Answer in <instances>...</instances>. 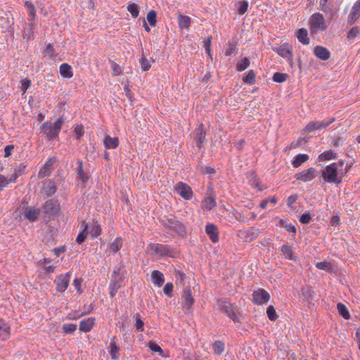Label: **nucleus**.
I'll return each mask as SVG.
<instances>
[{"instance_id": "nucleus-1", "label": "nucleus", "mask_w": 360, "mask_h": 360, "mask_svg": "<svg viewBox=\"0 0 360 360\" xmlns=\"http://www.w3.org/2000/svg\"><path fill=\"white\" fill-rule=\"evenodd\" d=\"M349 169V165L340 160L326 166L322 171V177L326 182L339 184Z\"/></svg>"}, {"instance_id": "nucleus-2", "label": "nucleus", "mask_w": 360, "mask_h": 360, "mask_svg": "<svg viewBox=\"0 0 360 360\" xmlns=\"http://www.w3.org/2000/svg\"><path fill=\"white\" fill-rule=\"evenodd\" d=\"M160 223L165 229L166 232L172 236L176 235L184 236L186 234L184 225L174 216L171 215L162 218Z\"/></svg>"}, {"instance_id": "nucleus-3", "label": "nucleus", "mask_w": 360, "mask_h": 360, "mask_svg": "<svg viewBox=\"0 0 360 360\" xmlns=\"http://www.w3.org/2000/svg\"><path fill=\"white\" fill-rule=\"evenodd\" d=\"M63 122V117H58L53 123L51 122H44L40 127V129L48 140L56 139L58 138Z\"/></svg>"}, {"instance_id": "nucleus-4", "label": "nucleus", "mask_w": 360, "mask_h": 360, "mask_svg": "<svg viewBox=\"0 0 360 360\" xmlns=\"http://www.w3.org/2000/svg\"><path fill=\"white\" fill-rule=\"evenodd\" d=\"M148 251L152 255L162 257H175L178 252L175 248L167 245L160 243H150L148 246Z\"/></svg>"}, {"instance_id": "nucleus-5", "label": "nucleus", "mask_w": 360, "mask_h": 360, "mask_svg": "<svg viewBox=\"0 0 360 360\" xmlns=\"http://www.w3.org/2000/svg\"><path fill=\"white\" fill-rule=\"evenodd\" d=\"M310 30L311 33H317L327 28L323 15L319 13H314L309 19Z\"/></svg>"}, {"instance_id": "nucleus-6", "label": "nucleus", "mask_w": 360, "mask_h": 360, "mask_svg": "<svg viewBox=\"0 0 360 360\" xmlns=\"http://www.w3.org/2000/svg\"><path fill=\"white\" fill-rule=\"evenodd\" d=\"M334 121L335 119L333 117L322 121H311L307 124L304 129V131L305 132H311L316 130L321 131L322 129H325Z\"/></svg>"}, {"instance_id": "nucleus-7", "label": "nucleus", "mask_w": 360, "mask_h": 360, "mask_svg": "<svg viewBox=\"0 0 360 360\" xmlns=\"http://www.w3.org/2000/svg\"><path fill=\"white\" fill-rule=\"evenodd\" d=\"M219 309L224 312L234 322L239 321V316L238 315L236 308L232 304L226 301H219Z\"/></svg>"}, {"instance_id": "nucleus-8", "label": "nucleus", "mask_w": 360, "mask_h": 360, "mask_svg": "<svg viewBox=\"0 0 360 360\" xmlns=\"http://www.w3.org/2000/svg\"><path fill=\"white\" fill-rule=\"evenodd\" d=\"M174 190L184 200H189L193 196L191 187L184 182H178L174 186Z\"/></svg>"}, {"instance_id": "nucleus-9", "label": "nucleus", "mask_w": 360, "mask_h": 360, "mask_svg": "<svg viewBox=\"0 0 360 360\" xmlns=\"http://www.w3.org/2000/svg\"><path fill=\"white\" fill-rule=\"evenodd\" d=\"M270 300L269 293L262 288H259L252 292V302L257 305L266 304Z\"/></svg>"}, {"instance_id": "nucleus-10", "label": "nucleus", "mask_w": 360, "mask_h": 360, "mask_svg": "<svg viewBox=\"0 0 360 360\" xmlns=\"http://www.w3.org/2000/svg\"><path fill=\"white\" fill-rule=\"evenodd\" d=\"M274 51L281 57L285 58L290 65L293 63V55L291 49L288 44H281L274 49Z\"/></svg>"}, {"instance_id": "nucleus-11", "label": "nucleus", "mask_w": 360, "mask_h": 360, "mask_svg": "<svg viewBox=\"0 0 360 360\" xmlns=\"http://www.w3.org/2000/svg\"><path fill=\"white\" fill-rule=\"evenodd\" d=\"M119 271H120V269H115L112 273L113 278H112L111 283L109 285L110 295L111 297H113L115 296L117 290L121 287V283L122 281V278L117 277V276L119 274Z\"/></svg>"}, {"instance_id": "nucleus-12", "label": "nucleus", "mask_w": 360, "mask_h": 360, "mask_svg": "<svg viewBox=\"0 0 360 360\" xmlns=\"http://www.w3.org/2000/svg\"><path fill=\"white\" fill-rule=\"evenodd\" d=\"M70 273L60 274L54 280L56 285V290L59 292H65L69 285Z\"/></svg>"}, {"instance_id": "nucleus-13", "label": "nucleus", "mask_w": 360, "mask_h": 360, "mask_svg": "<svg viewBox=\"0 0 360 360\" xmlns=\"http://www.w3.org/2000/svg\"><path fill=\"white\" fill-rule=\"evenodd\" d=\"M295 176L298 181L303 182L310 181L316 177V169L314 167H310L307 169L302 171L301 172L295 174Z\"/></svg>"}, {"instance_id": "nucleus-14", "label": "nucleus", "mask_w": 360, "mask_h": 360, "mask_svg": "<svg viewBox=\"0 0 360 360\" xmlns=\"http://www.w3.org/2000/svg\"><path fill=\"white\" fill-rule=\"evenodd\" d=\"M84 231L89 233L92 238H96L101 233V228L99 224L94 220L89 221L84 224Z\"/></svg>"}, {"instance_id": "nucleus-15", "label": "nucleus", "mask_w": 360, "mask_h": 360, "mask_svg": "<svg viewBox=\"0 0 360 360\" xmlns=\"http://www.w3.org/2000/svg\"><path fill=\"white\" fill-rule=\"evenodd\" d=\"M40 214V210L34 207H26L24 211V217L28 221L33 222L37 221Z\"/></svg>"}, {"instance_id": "nucleus-16", "label": "nucleus", "mask_w": 360, "mask_h": 360, "mask_svg": "<svg viewBox=\"0 0 360 360\" xmlns=\"http://www.w3.org/2000/svg\"><path fill=\"white\" fill-rule=\"evenodd\" d=\"M193 136L197 142V146L201 148L205 138V130L202 124H200L199 127L195 129Z\"/></svg>"}, {"instance_id": "nucleus-17", "label": "nucleus", "mask_w": 360, "mask_h": 360, "mask_svg": "<svg viewBox=\"0 0 360 360\" xmlns=\"http://www.w3.org/2000/svg\"><path fill=\"white\" fill-rule=\"evenodd\" d=\"M360 17V0H357L353 5L348 17V22L354 24Z\"/></svg>"}, {"instance_id": "nucleus-18", "label": "nucleus", "mask_w": 360, "mask_h": 360, "mask_svg": "<svg viewBox=\"0 0 360 360\" xmlns=\"http://www.w3.org/2000/svg\"><path fill=\"white\" fill-rule=\"evenodd\" d=\"M11 334L10 325L4 319H0V340H6Z\"/></svg>"}, {"instance_id": "nucleus-19", "label": "nucleus", "mask_w": 360, "mask_h": 360, "mask_svg": "<svg viewBox=\"0 0 360 360\" xmlns=\"http://www.w3.org/2000/svg\"><path fill=\"white\" fill-rule=\"evenodd\" d=\"M205 232L208 235L210 239L213 243L219 240V233L217 227L213 224H208L205 227Z\"/></svg>"}, {"instance_id": "nucleus-20", "label": "nucleus", "mask_w": 360, "mask_h": 360, "mask_svg": "<svg viewBox=\"0 0 360 360\" xmlns=\"http://www.w3.org/2000/svg\"><path fill=\"white\" fill-rule=\"evenodd\" d=\"M314 53L318 58L323 60H328L330 56V51L326 48L321 46L314 48Z\"/></svg>"}, {"instance_id": "nucleus-21", "label": "nucleus", "mask_w": 360, "mask_h": 360, "mask_svg": "<svg viewBox=\"0 0 360 360\" xmlns=\"http://www.w3.org/2000/svg\"><path fill=\"white\" fill-rule=\"evenodd\" d=\"M119 139L105 135L103 139V144L107 149H115L119 146Z\"/></svg>"}, {"instance_id": "nucleus-22", "label": "nucleus", "mask_w": 360, "mask_h": 360, "mask_svg": "<svg viewBox=\"0 0 360 360\" xmlns=\"http://www.w3.org/2000/svg\"><path fill=\"white\" fill-rule=\"evenodd\" d=\"M95 324V319L90 317L80 321L79 330L87 333L89 332Z\"/></svg>"}, {"instance_id": "nucleus-23", "label": "nucleus", "mask_w": 360, "mask_h": 360, "mask_svg": "<svg viewBox=\"0 0 360 360\" xmlns=\"http://www.w3.org/2000/svg\"><path fill=\"white\" fill-rule=\"evenodd\" d=\"M151 279L153 283L158 287H161L165 282L163 274L158 270L151 272Z\"/></svg>"}, {"instance_id": "nucleus-24", "label": "nucleus", "mask_w": 360, "mask_h": 360, "mask_svg": "<svg viewBox=\"0 0 360 360\" xmlns=\"http://www.w3.org/2000/svg\"><path fill=\"white\" fill-rule=\"evenodd\" d=\"M298 41L302 44L307 45L309 44V39L308 37V32L304 28L299 29L295 34Z\"/></svg>"}, {"instance_id": "nucleus-25", "label": "nucleus", "mask_w": 360, "mask_h": 360, "mask_svg": "<svg viewBox=\"0 0 360 360\" xmlns=\"http://www.w3.org/2000/svg\"><path fill=\"white\" fill-rule=\"evenodd\" d=\"M43 210L49 214L56 213L57 211L56 202L53 200H46L43 205Z\"/></svg>"}, {"instance_id": "nucleus-26", "label": "nucleus", "mask_w": 360, "mask_h": 360, "mask_svg": "<svg viewBox=\"0 0 360 360\" xmlns=\"http://www.w3.org/2000/svg\"><path fill=\"white\" fill-rule=\"evenodd\" d=\"M110 347V354L111 356V359L112 360H118L120 358V348L115 341V338L111 340Z\"/></svg>"}, {"instance_id": "nucleus-27", "label": "nucleus", "mask_w": 360, "mask_h": 360, "mask_svg": "<svg viewBox=\"0 0 360 360\" xmlns=\"http://www.w3.org/2000/svg\"><path fill=\"white\" fill-rule=\"evenodd\" d=\"M191 22V19L189 16L179 14L178 23L180 29H188Z\"/></svg>"}, {"instance_id": "nucleus-28", "label": "nucleus", "mask_w": 360, "mask_h": 360, "mask_svg": "<svg viewBox=\"0 0 360 360\" xmlns=\"http://www.w3.org/2000/svg\"><path fill=\"white\" fill-rule=\"evenodd\" d=\"M60 74L64 78H71L73 76L72 67L68 63H63L60 66Z\"/></svg>"}, {"instance_id": "nucleus-29", "label": "nucleus", "mask_w": 360, "mask_h": 360, "mask_svg": "<svg viewBox=\"0 0 360 360\" xmlns=\"http://www.w3.org/2000/svg\"><path fill=\"white\" fill-rule=\"evenodd\" d=\"M216 200L212 197H207L202 201L201 204V207L204 210H211L216 206Z\"/></svg>"}, {"instance_id": "nucleus-30", "label": "nucleus", "mask_w": 360, "mask_h": 360, "mask_svg": "<svg viewBox=\"0 0 360 360\" xmlns=\"http://www.w3.org/2000/svg\"><path fill=\"white\" fill-rule=\"evenodd\" d=\"M309 160V156L306 154H298L294 158L292 162V165L295 168H297L301 166L304 162Z\"/></svg>"}, {"instance_id": "nucleus-31", "label": "nucleus", "mask_w": 360, "mask_h": 360, "mask_svg": "<svg viewBox=\"0 0 360 360\" xmlns=\"http://www.w3.org/2000/svg\"><path fill=\"white\" fill-rule=\"evenodd\" d=\"M122 247V239L120 237H118L115 239L113 242L109 244L108 249L112 253H116L118 252Z\"/></svg>"}, {"instance_id": "nucleus-32", "label": "nucleus", "mask_w": 360, "mask_h": 360, "mask_svg": "<svg viewBox=\"0 0 360 360\" xmlns=\"http://www.w3.org/2000/svg\"><path fill=\"white\" fill-rule=\"evenodd\" d=\"M337 157H338L337 153H334L331 150H326V151L321 153L318 157V160L321 162V161H328V160L335 159V158H337Z\"/></svg>"}, {"instance_id": "nucleus-33", "label": "nucleus", "mask_w": 360, "mask_h": 360, "mask_svg": "<svg viewBox=\"0 0 360 360\" xmlns=\"http://www.w3.org/2000/svg\"><path fill=\"white\" fill-rule=\"evenodd\" d=\"M281 252L285 259H292V248L288 245H283L281 247Z\"/></svg>"}, {"instance_id": "nucleus-34", "label": "nucleus", "mask_w": 360, "mask_h": 360, "mask_svg": "<svg viewBox=\"0 0 360 360\" xmlns=\"http://www.w3.org/2000/svg\"><path fill=\"white\" fill-rule=\"evenodd\" d=\"M78 169H77V174L80 180L83 184L86 183L89 179V176L86 174L83 171V165L82 162L81 160L77 161Z\"/></svg>"}, {"instance_id": "nucleus-35", "label": "nucleus", "mask_w": 360, "mask_h": 360, "mask_svg": "<svg viewBox=\"0 0 360 360\" xmlns=\"http://www.w3.org/2000/svg\"><path fill=\"white\" fill-rule=\"evenodd\" d=\"M44 189L47 195H51L56 191L54 183L50 180L45 182Z\"/></svg>"}, {"instance_id": "nucleus-36", "label": "nucleus", "mask_w": 360, "mask_h": 360, "mask_svg": "<svg viewBox=\"0 0 360 360\" xmlns=\"http://www.w3.org/2000/svg\"><path fill=\"white\" fill-rule=\"evenodd\" d=\"M183 299V304L184 307H187L190 308L194 302L193 297L191 295V292L190 290H188L182 297Z\"/></svg>"}, {"instance_id": "nucleus-37", "label": "nucleus", "mask_w": 360, "mask_h": 360, "mask_svg": "<svg viewBox=\"0 0 360 360\" xmlns=\"http://www.w3.org/2000/svg\"><path fill=\"white\" fill-rule=\"evenodd\" d=\"M338 311L344 319H349L350 317L349 312L346 306L342 303H338L337 304Z\"/></svg>"}, {"instance_id": "nucleus-38", "label": "nucleus", "mask_w": 360, "mask_h": 360, "mask_svg": "<svg viewBox=\"0 0 360 360\" xmlns=\"http://www.w3.org/2000/svg\"><path fill=\"white\" fill-rule=\"evenodd\" d=\"M225 345L224 343L221 341H215L213 343L212 349L214 354L217 355H221L224 351Z\"/></svg>"}, {"instance_id": "nucleus-39", "label": "nucleus", "mask_w": 360, "mask_h": 360, "mask_svg": "<svg viewBox=\"0 0 360 360\" xmlns=\"http://www.w3.org/2000/svg\"><path fill=\"white\" fill-rule=\"evenodd\" d=\"M127 11L130 13L133 18H136L139 16V8L137 4L131 2L128 3Z\"/></svg>"}, {"instance_id": "nucleus-40", "label": "nucleus", "mask_w": 360, "mask_h": 360, "mask_svg": "<svg viewBox=\"0 0 360 360\" xmlns=\"http://www.w3.org/2000/svg\"><path fill=\"white\" fill-rule=\"evenodd\" d=\"M236 6L237 7L238 13L242 15L248 11L249 4L247 1L243 0L239 1Z\"/></svg>"}, {"instance_id": "nucleus-41", "label": "nucleus", "mask_w": 360, "mask_h": 360, "mask_svg": "<svg viewBox=\"0 0 360 360\" xmlns=\"http://www.w3.org/2000/svg\"><path fill=\"white\" fill-rule=\"evenodd\" d=\"M45 56H48L49 58L52 60H55L56 58V54L55 53V50L51 44H49L45 49H44Z\"/></svg>"}, {"instance_id": "nucleus-42", "label": "nucleus", "mask_w": 360, "mask_h": 360, "mask_svg": "<svg viewBox=\"0 0 360 360\" xmlns=\"http://www.w3.org/2000/svg\"><path fill=\"white\" fill-rule=\"evenodd\" d=\"M25 6L29 9L30 20H33L36 15V9L34 4L29 1L25 2Z\"/></svg>"}, {"instance_id": "nucleus-43", "label": "nucleus", "mask_w": 360, "mask_h": 360, "mask_svg": "<svg viewBox=\"0 0 360 360\" xmlns=\"http://www.w3.org/2000/svg\"><path fill=\"white\" fill-rule=\"evenodd\" d=\"M250 65V61L247 58H243L236 65V69L238 71H243L247 69Z\"/></svg>"}, {"instance_id": "nucleus-44", "label": "nucleus", "mask_w": 360, "mask_h": 360, "mask_svg": "<svg viewBox=\"0 0 360 360\" xmlns=\"http://www.w3.org/2000/svg\"><path fill=\"white\" fill-rule=\"evenodd\" d=\"M288 75L285 73L276 72L273 75V80L275 82L282 83L286 81Z\"/></svg>"}, {"instance_id": "nucleus-45", "label": "nucleus", "mask_w": 360, "mask_h": 360, "mask_svg": "<svg viewBox=\"0 0 360 360\" xmlns=\"http://www.w3.org/2000/svg\"><path fill=\"white\" fill-rule=\"evenodd\" d=\"M156 12L154 10L150 11L147 14V20L150 26H155L156 25Z\"/></svg>"}, {"instance_id": "nucleus-46", "label": "nucleus", "mask_w": 360, "mask_h": 360, "mask_svg": "<svg viewBox=\"0 0 360 360\" xmlns=\"http://www.w3.org/2000/svg\"><path fill=\"white\" fill-rule=\"evenodd\" d=\"M316 267L320 270L325 271H330L332 269V265L329 262H319L316 264Z\"/></svg>"}, {"instance_id": "nucleus-47", "label": "nucleus", "mask_w": 360, "mask_h": 360, "mask_svg": "<svg viewBox=\"0 0 360 360\" xmlns=\"http://www.w3.org/2000/svg\"><path fill=\"white\" fill-rule=\"evenodd\" d=\"M266 314L269 320L276 321L278 318V315L274 307L272 305H270L266 309Z\"/></svg>"}, {"instance_id": "nucleus-48", "label": "nucleus", "mask_w": 360, "mask_h": 360, "mask_svg": "<svg viewBox=\"0 0 360 360\" xmlns=\"http://www.w3.org/2000/svg\"><path fill=\"white\" fill-rule=\"evenodd\" d=\"M243 82L245 84H252L255 82V74L253 70H250L248 75L243 78Z\"/></svg>"}, {"instance_id": "nucleus-49", "label": "nucleus", "mask_w": 360, "mask_h": 360, "mask_svg": "<svg viewBox=\"0 0 360 360\" xmlns=\"http://www.w3.org/2000/svg\"><path fill=\"white\" fill-rule=\"evenodd\" d=\"M30 85L31 81L27 78L22 79L20 81V90L22 91V95L25 94L26 91L30 88Z\"/></svg>"}, {"instance_id": "nucleus-50", "label": "nucleus", "mask_w": 360, "mask_h": 360, "mask_svg": "<svg viewBox=\"0 0 360 360\" xmlns=\"http://www.w3.org/2000/svg\"><path fill=\"white\" fill-rule=\"evenodd\" d=\"M259 233V229L252 227L247 231L246 237L251 240L256 238L258 236Z\"/></svg>"}, {"instance_id": "nucleus-51", "label": "nucleus", "mask_w": 360, "mask_h": 360, "mask_svg": "<svg viewBox=\"0 0 360 360\" xmlns=\"http://www.w3.org/2000/svg\"><path fill=\"white\" fill-rule=\"evenodd\" d=\"M360 34V27L356 26L352 27L347 33V37L349 39L355 38Z\"/></svg>"}, {"instance_id": "nucleus-52", "label": "nucleus", "mask_w": 360, "mask_h": 360, "mask_svg": "<svg viewBox=\"0 0 360 360\" xmlns=\"http://www.w3.org/2000/svg\"><path fill=\"white\" fill-rule=\"evenodd\" d=\"M148 347L151 351L158 352L160 355L162 356L163 350L155 341H150Z\"/></svg>"}, {"instance_id": "nucleus-53", "label": "nucleus", "mask_w": 360, "mask_h": 360, "mask_svg": "<svg viewBox=\"0 0 360 360\" xmlns=\"http://www.w3.org/2000/svg\"><path fill=\"white\" fill-rule=\"evenodd\" d=\"M110 65L113 76H118L122 74L121 68L117 63L115 61H110Z\"/></svg>"}, {"instance_id": "nucleus-54", "label": "nucleus", "mask_w": 360, "mask_h": 360, "mask_svg": "<svg viewBox=\"0 0 360 360\" xmlns=\"http://www.w3.org/2000/svg\"><path fill=\"white\" fill-rule=\"evenodd\" d=\"M77 329V325L75 323H65L63 326V330L65 333H72Z\"/></svg>"}, {"instance_id": "nucleus-55", "label": "nucleus", "mask_w": 360, "mask_h": 360, "mask_svg": "<svg viewBox=\"0 0 360 360\" xmlns=\"http://www.w3.org/2000/svg\"><path fill=\"white\" fill-rule=\"evenodd\" d=\"M30 27L27 30H25L23 32V38L27 40H30L33 39L34 31H33V24L31 23L29 25Z\"/></svg>"}, {"instance_id": "nucleus-56", "label": "nucleus", "mask_w": 360, "mask_h": 360, "mask_svg": "<svg viewBox=\"0 0 360 360\" xmlns=\"http://www.w3.org/2000/svg\"><path fill=\"white\" fill-rule=\"evenodd\" d=\"M143 321L141 319V316L139 314L136 315V323L135 327L138 331L143 332L144 330L143 328Z\"/></svg>"}, {"instance_id": "nucleus-57", "label": "nucleus", "mask_w": 360, "mask_h": 360, "mask_svg": "<svg viewBox=\"0 0 360 360\" xmlns=\"http://www.w3.org/2000/svg\"><path fill=\"white\" fill-rule=\"evenodd\" d=\"M200 169L203 174L213 175L216 173L214 168L207 165L201 166Z\"/></svg>"}, {"instance_id": "nucleus-58", "label": "nucleus", "mask_w": 360, "mask_h": 360, "mask_svg": "<svg viewBox=\"0 0 360 360\" xmlns=\"http://www.w3.org/2000/svg\"><path fill=\"white\" fill-rule=\"evenodd\" d=\"M53 162L51 160H48L44 167L39 172V176L41 177H44L47 175L46 170L49 169L52 166Z\"/></svg>"}, {"instance_id": "nucleus-59", "label": "nucleus", "mask_w": 360, "mask_h": 360, "mask_svg": "<svg viewBox=\"0 0 360 360\" xmlns=\"http://www.w3.org/2000/svg\"><path fill=\"white\" fill-rule=\"evenodd\" d=\"M140 63L143 71H148L151 66L150 62L146 57L143 56L141 58Z\"/></svg>"}, {"instance_id": "nucleus-60", "label": "nucleus", "mask_w": 360, "mask_h": 360, "mask_svg": "<svg viewBox=\"0 0 360 360\" xmlns=\"http://www.w3.org/2000/svg\"><path fill=\"white\" fill-rule=\"evenodd\" d=\"M174 285L172 283H167L163 288L164 293L167 295L169 297H172V291H173Z\"/></svg>"}, {"instance_id": "nucleus-61", "label": "nucleus", "mask_w": 360, "mask_h": 360, "mask_svg": "<svg viewBox=\"0 0 360 360\" xmlns=\"http://www.w3.org/2000/svg\"><path fill=\"white\" fill-rule=\"evenodd\" d=\"M74 133L77 139H80L84 134V127L82 125H76L74 128Z\"/></svg>"}, {"instance_id": "nucleus-62", "label": "nucleus", "mask_w": 360, "mask_h": 360, "mask_svg": "<svg viewBox=\"0 0 360 360\" xmlns=\"http://www.w3.org/2000/svg\"><path fill=\"white\" fill-rule=\"evenodd\" d=\"M82 278H76L74 281H73V285L75 286V288H76L77 292L81 295L82 292H83V290L82 288Z\"/></svg>"}, {"instance_id": "nucleus-63", "label": "nucleus", "mask_w": 360, "mask_h": 360, "mask_svg": "<svg viewBox=\"0 0 360 360\" xmlns=\"http://www.w3.org/2000/svg\"><path fill=\"white\" fill-rule=\"evenodd\" d=\"M211 39L212 37H207L206 39L203 41V46L206 50L207 53L210 56V51H211Z\"/></svg>"}, {"instance_id": "nucleus-64", "label": "nucleus", "mask_w": 360, "mask_h": 360, "mask_svg": "<svg viewBox=\"0 0 360 360\" xmlns=\"http://www.w3.org/2000/svg\"><path fill=\"white\" fill-rule=\"evenodd\" d=\"M87 234L88 233H87L86 231H84V228L83 230L77 236L76 241L79 244L82 243L85 240Z\"/></svg>"}]
</instances>
